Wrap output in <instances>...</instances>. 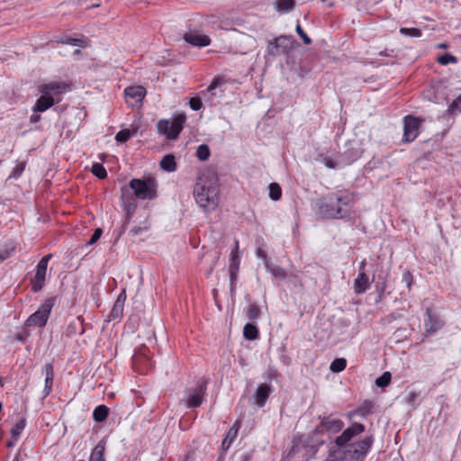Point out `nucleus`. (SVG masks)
Here are the masks:
<instances>
[{
    "mask_svg": "<svg viewBox=\"0 0 461 461\" xmlns=\"http://www.w3.org/2000/svg\"><path fill=\"white\" fill-rule=\"evenodd\" d=\"M366 430L362 423L354 422L334 440V446L330 447V461H365L370 452L375 438L373 435L354 441V438Z\"/></svg>",
    "mask_w": 461,
    "mask_h": 461,
    "instance_id": "1",
    "label": "nucleus"
},
{
    "mask_svg": "<svg viewBox=\"0 0 461 461\" xmlns=\"http://www.w3.org/2000/svg\"><path fill=\"white\" fill-rule=\"evenodd\" d=\"M354 194L347 191H338L329 194L318 209V213L324 219H352Z\"/></svg>",
    "mask_w": 461,
    "mask_h": 461,
    "instance_id": "2",
    "label": "nucleus"
},
{
    "mask_svg": "<svg viewBox=\"0 0 461 461\" xmlns=\"http://www.w3.org/2000/svg\"><path fill=\"white\" fill-rule=\"evenodd\" d=\"M196 203L204 211H213L219 203V183L217 176L212 173L199 177L194 187Z\"/></svg>",
    "mask_w": 461,
    "mask_h": 461,
    "instance_id": "3",
    "label": "nucleus"
},
{
    "mask_svg": "<svg viewBox=\"0 0 461 461\" xmlns=\"http://www.w3.org/2000/svg\"><path fill=\"white\" fill-rule=\"evenodd\" d=\"M128 188L140 200H153L157 197V185L152 177L132 178Z\"/></svg>",
    "mask_w": 461,
    "mask_h": 461,
    "instance_id": "4",
    "label": "nucleus"
},
{
    "mask_svg": "<svg viewBox=\"0 0 461 461\" xmlns=\"http://www.w3.org/2000/svg\"><path fill=\"white\" fill-rule=\"evenodd\" d=\"M186 116L185 113L175 115L172 122L161 119L157 123L158 133L166 136L167 140H175L183 131Z\"/></svg>",
    "mask_w": 461,
    "mask_h": 461,
    "instance_id": "5",
    "label": "nucleus"
},
{
    "mask_svg": "<svg viewBox=\"0 0 461 461\" xmlns=\"http://www.w3.org/2000/svg\"><path fill=\"white\" fill-rule=\"evenodd\" d=\"M56 297L51 296L46 299L38 310L31 314L24 321L25 327L43 328L46 326L50 318L51 310L55 304Z\"/></svg>",
    "mask_w": 461,
    "mask_h": 461,
    "instance_id": "6",
    "label": "nucleus"
},
{
    "mask_svg": "<svg viewBox=\"0 0 461 461\" xmlns=\"http://www.w3.org/2000/svg\"><path fill=\"white\" fill-rule=\"evenodd\" d=\"M344 427V423L339 419H331L330 416L323 417L321 423L312 431V438L318 444H323L324 440L319 438V434L324 432L337 433Z\"/></svg>",
    "mask_w": 461,
    "mask_h": 461,
    "instance_id": "7",
    "label": "nucleus"
},
{
    "mask_svg": "<svg viewBox=\"0 0 461 461\" xmlns=\"http://www.w3.org/2000/svg\"><path fill=\"white\" fill-rule=\"evenodd\" d=\"M52 255L48 254L44 256L37 264L36 267V274L35 276L31 279V285H32V291L33 293H38L45 285V280H46V273H47V267L49 260L51 258Z\"/></svg>",
    "mask_w": 461,
    "mask_h": 461,
    "instance_id": "8",
    "label": "nucleus"
},
{
    "mask_svg": "<svg viewBox=\"0 0 461 461\" xmlns=\"http://www.w3.org/2000/svg\"><path fill=\"white\" fill-rule=\"evenodd\" d=\"M149 350L145 345L136 348L132 355V366L136 371L142 374L149 366H151V359L149 357Z\"/></svg>",
    "mask_w": 461,
    "mask_h": 461,
    "instance_id": "9",
    "label": "nucleus"
},
{
    "mask_svg": "<svg viewBox=\"0 0 461 461\" xmlns=\"http://www.w3.org/2000/svg\"><path fill=\"white\" fill-rule=\"evenodd\" d=\"M421 123V120L408 115L404 117V126H403V139L402 141L405 143H410L413 141L418 134L419 129Z\"/></svg>",
    "mask_w": 461,
    "mask_h": 461,
    "instance_id": "10",
    "label": "nucleus"
},
{
    "mask_svg": "<svg viewBox=\"0 0 461 461\" xmlns=\"http://www.w3.org/2000/svg\"><path fill=\"white\" fill-rule=\"evenodd\" d=\"M424 329L427 335H433L439 330L445 324L439 314L427 308L425 312Z\"/></svg>",
    "mask_w": 461,
    "mask_h": 461,
    "instance_id": "11",
    "label": "nucleus"
},
{
    "mask_svg": "<svg viewBox=\"0 0 461 461\" xmlns=\"http://www.w3.org/2000/svg\"><path fill=\"white\" fill-rule=\"evenodd\" d=\"M207 380L203 377L198 380L197 384L189 393L188 407L194 409L201 406L207 389Z\"/></svg>",
    "mask_w": 461,
    "mask_h": 461,
    "instance_id": "12",
    "label": "nucleus"
},
{
    "mask_svg": "<svg viewBox=\"0 0 461 461\" xmlns=\"http://www.w3.org/2000/svg\"><path fill=\"white\" fill-rule=\"evenodd\" d=\"M40 93L47 95H59L70 90V85L66 82L52 81L39 86Z\"/></svg>",
    "mask_w": 461,
    "mask_h": 461,
    "instance_id": "13",
    "label": "nucleus"
},
{
    "mask_svg": "<svg viewBox=\"0 0 461 461\" xmlns=\"http://www.w3.org/2000/svg\"><path fill=\"white\" fill-rule=\"evenodd\" d=\"M126 102L133 106L137 103H140L146 95V89L141 86H132L126 87L124 90Z\"/></svg>",
    "mask_w": 461,
    "mask_h": 461,
    "instance_id": "14",
    "label": "nucleus"
},
{
    "mask_svg": "<svg viewBox=\"0 0 461 461\" xmlns=\"http://www.w3.org/2000/svg\"><path fill=\"white\" fill-rule=\"evenodd\" d=\"M375 276L370 280L366 271L359 272L357 278L354 280L353 289L356 294H361L366 292L372 282L374 281Z\"/></svg>",
    "mask_w": 461,
    "mask_h": 461,
    "instance_id": "15",
    "label": "nucleus"
},
{
    "mask_svg": "<svg viewBox=\"0 0 461 461\" xmlns=\"http://www.w3.org/2000/svg\"><path fill=\"white\" fill-rule=\"evenodd\" d=\"M59 102H60V98L55 99L53 95L41 94V96L36 100L32 111L33 113H43Z\"/></svg>",
    "mask_w": 461,
    "mask_h": 461,
    "instance_id": "16",
    "label": "nucleus"
},
{
    "mask_svg": "<svg viewBox=\"0 0 461 461\" xmlns=\"http://www.w3.org/2000/svg\"><path fill=\"white\" fill-rule=\"evenodd\" d=\"M121 200L124 211L135 212V210L137 208V202L133 197L131 192L126 185L121 187Z\"/></svg>",
    "mask_w": 461,
    "mask_h": 461,
    "instance_id": "17",
    "label": "nucleus"
},
{
    "mask_svg": "<svg viewBox=\"0 0 461 461\" xmlns=\"http://www.w3.org/2000/svg\"><path fill=\"white\" fill-rule=\"evenodd\" d=\"M183 38L185 42L196 47H205L211 43V40L207 35L196 34L193 32H185Z\"/></svg>",
    "mask_w": 461,
    "mask_h": 461,
    "instance_id": "18",
    "label": "nucleus"
},
{
    "mask_svg": "<svg viewBox=\"0 0 461 461\" xmlns=\"http://www.w3.org/2000/svg\"><path fill=\"white\" fill-rule=\"evenodd\" d=\"M226 83V79L222 76L215 77L206 90L203 91L202 94L203 96H206L210 94L212 96H221L223 95V90H221V86Z\"/></svg>",
    "mask_w": 461,
    "mask_h": 461,
    "instance_id": "19",
    "label": "nucleus"
},
{
    "mask_svg": "<svg viewBox=\"0 0 461 461\" xmlns=\"http://www.w3.org/2000/svg\"><path fill=\"white\" fill-rule=\"evenodd\" d=\"M267 55L271 57H277L288 53V47L280 45L277 37L267 41Z\"/></svg>",
    "mask_w": 461,
    "mask_h": 461,
    "instance_id": "20",
    "label": "nucleus"
},
{
    "mask_svg": "<svg viewBox=\"0 0 461 461\" xmlns=\"http://www.w3.org/2000/svg\"><path fill=\"white\" fill-rule=\"evenodd\" d=\"M42 373L45 374V386L43 389V397L50 394L53 385L54 371L52 363H46L42 367Z\"/></svg>",
    "mask_w": 461,
    "mask_h": 461,
    "instance_id": "21",
    "label": "nucleus"
},
{
    "mask_svg": "<svg viewBox=\"0 0 461 461\" xmlns=\"http://www.w3.org/2000/svg\"><path fill=\"white\" fill-rule=\"evenodd\" d=\"M126 300V292L123 289L121 294L118 295L116 301L114 302V304L108 315L109 320H116L120 316L122 315L124 303Z\"/></svg>",
    "mask_w": 461,
    "mask_h": 461,
    "instance_id": "22",
    "label": "nucleus"
},
{
    "mask_svg": "<svg viewBox=\"0 0 461 461\" xmlns=\"http://www.w3.org/2000/svg\"><path fill=\"white\" fill-rule=\"evenodd\" d=\"M240 428V422L237 420L230 429L229 430L227 431L226 433V436L225 438H223L222 442H221V450L222 452H226L231 443L234 441V439L237 438L238 436V432H239V429Z\"/></svg>",
    "mask_w": 461,
    "mask_h": 461,
    "instance_id": "23",
    "label": "nucleus"
},
{
    "mask_svg": "<svg viewBox=\"0 0 461 461\" xmlns=\"http://www.w3.org/2000/svg\"><path fill=\"white\" fill-rule=\"evenodd\" d=\"M270 394V386L267 384H260L255 392L256 403L259 407H263Z\"/></svg>",
    "mask_w": 461,
    "mask_h": 461,
    "instance_id": "24",
    "label": "nucleus"
},
{
    "mask_svg": "<svg viewBox=\"0 0 461 461\" xmlns=\"http://www.w3.org/2000/svg\"><path fill=\"white\" fill-rule=\"evenodd\" d=\"M106 441L104 438L101 439L98 444L92 450L89 461H105L104 451H105Z\"/></svg>",
    "mask_w": 461,
    "mask_h": 461,
    "instance_id": "25",
    "label": "nucleus"
},
{
    "mask_svg": "<svg viewBox=\"0 0 461 461\" xmlns=\"http://www.w3.org/2000/svg\"><path fill=\"white\" fill-rule=\"evenodd\" d=\"M160 167L167 172H174L176 169V158L173 154L165 155L159 163Z\"/></svg>",
    "mask_w": 461,
    "mask_h": 461,
    "instance_id": "26",
    "label": "nucleus"
},
{
    "mask_svg": "<svg viewBox=\"0 0 461 461\" xmlns=\"http://www.w3.org/2000/svg\"><path fill=\"white\" fill-rule=\"evenodd\" d=\"M243 336L248 340H255L259 336V330L254 323L248 322L243 328Z\"/></svg>",
    "mask_w": 461,
    "mask_h": 461,
    "instance_id": "27",
    "label": "nucleus"
},
{
    "mask_svg": "<svg viewBox=\"0 0 461 461\" xmlns=\"http://www.w3.org/2000/svg\"><path fill=\"white\" fill-rule=\"evenodd\" d=\"M109 414V408L104 404L98 405L93 411V419L95 422L104 421Z\"/></svg>",
    "mask_w": 461,
    "mask_h": 461,
    "instance_id": "28",
    "label": "nucleus"
},
{
    "mask_svg": "<svg viewBox=\"0 0 461 461\" xmlns=\"http://www.w3.org/2000/svg\"><path fill=\"white\" fill-rule=\"evenodd\" d=\"M295 6V0H276L275 7L279 13H289Z\"/></svg>",
    "mask_w": 461,
    "mask_h": 461,
    "instance_id": "29",
    "label": "nucleus"
},
{
    "mask_svg": "<svg viewBox=\"0 0 461 461\" xmlns=\"http://www.w3.org/2000/svg\"><path fill=\"white\" fill-rule=\"evenodd\" d=\"M321 162L328 167V168H330V169H336L338 167H344L345 165L347 164H350L351 162L348 161V162H346V161H341L340 159H334L333 158L331 157H329V156H325L322 158L321 159Z\"/></svg>",
    "mask_w": 461,
    "mask_h": 461,
    "instance_id": "30",
    "label": "nucleus"
},
{
    "mask_svg": "<svg viewBox=\"0 0 461 461\" xmlns=\"http://www.w3.org/2000/svg\"><path fill=\"white\" fill-rule=\"evenodd\" d=\"M26 423H27L26 418L23 417L12 428L11 434H12V438L14 441H16L19 438L21 433L23 432V430L24 429V428L26 426Z\"/></svg>",
    "mask_w": 461,
    "mask_h": 461,
    "instance_id": "31",
    "label": "nucleus"
},
{
    "mask_svg": "<svg viewBox=\"0 0 461 461\" xmlns=\"http://www.w3.org/2000/svg\"><path fill=\"white\" fill-rule=\"evenodd\" d=\"M137 130L123 129L119 131L115 135V140L119 143L127 142L131 137L136 133Z\"/></svg>",
    "mask_w": 461,
    "mask_h": 461,
    "instance_id": "32",
    "label": "nucleus"
},
{
    "mask_svg": "<svg viewBox=\"0 0 461 461\" xmlns=\"http://www.w3.org/2000/svg\"><path fill=\"white\" fill-rule=\"evenodd\" d=\"M269 197L273 201H278L282 197V189L279 184L273 182L268 186Z\"/></svg>",
    "mask_w": 461,
    "mask_h": 461,
    "instance_id": "33",
    "label": "nucleus"
},
{
    "mask_svg": "<svg viewBox=\"0 0 461 461\" xmlns=\"http://www.w3.org/2000/svg\"><path fill=\"white\" fill-rule=\"evenodd\" d=\"M373 409L374 403L371 401L366 400L358 407L355 412L363 417H366L373 412Z\"/></svg>",
    "mask_w": 461,
    "mask_h": 461,
    "instance_id": "34",
    "label": "nucleus"
},
{
    "mask_svg": "<svg viewBox=\"0 0 461 461\" xmlns=\"http://www.w3.org/2000/svg\"><path fill=\"white\" fill-rule=\"evenodd\" d=\"M91 172L99 179H104L107 177L106 169L101 163H94L92 165Z\"/></svg>",
    "mask_w": 461,
    "mask_h": 461,
    "instance_id": "35",
    "label": "nucleus"
},
{
    "mask_svg": "<svg viewBox=\"0 0 461 461\" xmlns=\"http://www.w3.org/2000/svg\"><path fill=\"white\" fill-rule=\"evenodd\" d=\"M347 366V361L345 358H336L334 359L330 366V369L333 373H339L343 371Z\"/></svg>",
    "mask_w": 461,
    "mask_h": 461,
    "instance_id": "36",
    "label": "nucleus"
},
{
    "mask_svg": "<svg viewBox=\"0 0 461 461\" xmlns=\"http://www.w3.org/2000/svg\"><path fill=\"white\" fill-rule=\"evenodd\" d=\"M391 373L386 371L375 379V385L381 388L386 387L391 383Z\"/></svg>",
    "mask_w": 461,
    "mask_h": 461,
    "instance_id": "37",
    "label": "nucleus"
},
{
    "mask_svg": "<svg viewBox=\"0 0 461 461\" xmlns=\"http://www.w3.org/2000/svg\"><path fill=\"white\" fill-rule=\"evenodd\" d=\"M246 315L249 320H257L261 315L260 308L256 303H250L248 306Z\"/></svg>",
    "mask_w": 461,
    "mask_h": 461,
    "instance_id": "38",
    "label": "nucleus"
},
{
    "mask_svg": "<svg viewBox=\"0 0 461 461\" xmlns=\"http://www.w3.org/2000/svg\"><path fill=\"white\" fill-rule=\"evenodd\" d=\"M211 155L210 149L206 144H201L196 150V156L199 160L206 161Z\"/></svg>",
    "mask_w": 461,
    "mask_h": 461,
    "instance_id": "39",
    "label": "nucleus"
},
{
    "mask_svg": "<svg viewBox=\"0 0 461 461\" xmlns=\"http://www.w3.org/2000/svg\"><path fill=\"white\" fill-rule=\"evenodd\" d=\"M400 33L404 36L419 38L422 35L421 30L418 28H405L402 27L400 29Z\"/></svg>",
    "mask_w": 461,
    "mask_h": 461,
    "instance_id": "40",
    "label": "nucleus"
},
{
    "mask_svg": "<svg viewBox=\"0 0 461 461\" xmlns=\"http://www.w3.org/2000/svg\"><path fill=\"white\" fill-rule=\"evenodd\" d=\"M277 39L280 45L288 47V52L292 50L294 42V39L292 35H280Z\"/></svg>",
    "mask_w": 461,
    "mask_h": 461,
    "instance_id": "41",
    "label": "nucleus"
},
{
    "mask_svg": "<svg viewBox=\"0 0 461 461\" xmlns=\"http://www.w3.org/2000/svg\"><path fill=\"white\" fill-rule=\"evenodd\" d=\"M14 250V246L5 245L3 248H0V263L10 258Z\"/></svg>",
    "mask_w": 461,
    "mask_h": 461,
    "instance_id": "42",
    "label": "nucleus"
},
{
    "mask_svg": "<svg viewBox=\"0 0 461 461\" xmlns=\"http://www.w3.org/2000/svg\"><path fill=\"white\" fill-rule=\"evenodd\" d=\"M28 328L29 327H25L24 323L22 330L15 334V339L22 343H24L31 336V332L28 330Z\"/></svg>",
    "mask_w": 461,
    "mask_h": 461,
    "instance_id": "43",
    "label": "nucleus"
},
{
    "mask_svg": "<svg viewBox=\"0 0 461 461\" xmlns=\"http://www.w3.org/2000/svg\"><path fill=\"white\" fill-rule=\"evenodd\" d=\"M189 106L193 111H199L203 107V101L200 96H193L189 100Z\"/></svg>",
    "mask_w": 461,
    "mask_h": 461,
    "instance_id": "44",
    "label": "nucleus"
},
{
    "mask_svg": "<svg viewBox=\"0 0 461 461\" xmlns=\"http://www.w3.org/2000/svg\"><path fill=\"white\" fill-rule=\"evenodd\" d=\"M438 62L441 65H448L450 63H456V58L449 53H446L438 57Z\"/></svg>",
    "mask_w": 461,
    "mask_h": 461,
    "instance_id": "45",
    "label": "nucleus"
},
{
    "mask_svg": "<svg viewBox=\"0 0 461 461\" xmlns=\"http://www.w3.org/2000/svg\"><path fill=\"white\" fill-rule=\"evenodd\" d=\"M60 41L73 46H83L85 43V41L82 39L71 38L68 36L61 38Z\"/></svg>",
    "mask_w": 461,
    "mask_h": 461,
    "instance_id": "46",
    "label": "nucleus"
},
{
    "mask_svg": "<svg viewBox=\"0 0 461 461\" xmlns=\"http://www.w3.org/2000/svg\"><path fill=\"white\" fill-rule=\"evenodd\" d=\"M295 32L302 39L304 44L310 45L312 42V39L304 32V31L302 29L299 23H297L296 25Z\"/></svg>",
    "mask_w": 461,
    "mask_h": 461,
    "instance_id": "47",
    "label": "nucleus"
},
{
    "mask_svg": "<svg viewBox=\"0 0 461 461\" xmlns=\"http://www.w3.org/2000/svg\"><path fill=\"white\" fill-rule=\"evenodd\" d=\"M413 277L409 270H405L402 274V282L405 284L407 289L410 291L411 289Z\"/></svg>",
    "mask_w": 461,
    "mask_h": 461,
    "instance_id": "48",
    "label": "nucleus"
},
{
    "mask_svg": "<svg viewBox=\"0 0 461 461\" xmlns=\"http://www.w3.org/2000/svg\"><path fill=\"white\" fill-rule=\"evenodd\" d=\"M102 234H103V230L101 228H96L94 230V233L92 234L90 240L86 242V245L91 246V245L95 244L101 238Z\"/></svg>",
    "mask_w": 461,
    "mask_h": 461,
    "instance_id": "49",
    "label": "nucleus"
},
{
    "mask_svg": "<svg viewBox=\"0 0 461 461\" xmlns=\"http://www.w3.org/2000/svg\"><path fill=\"white\" fill-rule=\"evenodd\" d=\"M459 104H461V95L448 106V112L450 113H455L457 110L460 111L458 108Z\"/></svg>",
    "mask_w": 461,
    "mask_h": 461,
    "instance_id": "50",
    "label": "nucleus"
},
{
    "mask_svg": "<svg viewBox=\"0 0 461 461\" xmlns=\"http://www.w3.org/2000/svg\"><path fill=\"white\" fill-rule=\"evenodd\" d=\"M271 273L273 274L274 276L277 277V278H285L286 274H285V271L281 268V267H275L271 270Z\"/></svg>",
    "mask_w": 461,
    "mask_h": 461,
    "instance_id": "51",
    "label": "nucleus"
},
{
    "mask_svg": "<svg viewBox=\"0 0 461 461\" xmlns=\"http://www.w3.org/2000/svg\"><path fill=\"white\" fill-rule=\"evenodd\" d=\"M418 393H415V392H410L409 394H408V397H407V402L410 404V405H415V402L418 398Z\"/></svg>",
    "mask_w": 461,
    "mask_h": 461,
    "instance_id": "52",
    "label": "nucleus"
},
{
    "mask_svg": "<svg viewBox=\"0 0 461 461\" xmlns=\"http://www.w3.org/2000/svg\"><path fill=\"white\" fill-rule=\"evenodd\" d=\"M239 270V258H232L231 262L230 264V272H238Z\"/></svg>",
    "mask_w": 461,
    "mask_h": 461,
    "instance_id": "53",
    "label": "nucleus"
},
{
    "mask_svg": "<svg viewBox=\"0 0 461 461\" xmlns=\"http://www.w3.org/2000/svg\"><path fill=\"white\" fill-rule=\"evenodd\" d=\"M252 457H253L252 451L245 452L241 455L240 461H251Z\"/></svg>",
    "mask_w": 461,
    "mask_h": 461,
    "instance_id": "54",
    "label": "nucleus"
},
{
    "mask_svg": "<svg viewBox=\"0 0 461 461\" xmlns=\"http://www.w3.org/2000/svg\"><path fill=\"white\" fill-rule=\"evenodd\" d=\"M256 253H257L258 258H262L264 261L267 260V255L264 249H262L261 248H258L257 249Z\"/></svg>",
    "mask_w": 461,
    "mask_h": 461,
    "instance_id": "55",
    "label": "nucleus"
},
{
    "mask_svg": "<svg viewBox=\"0 0 461 461\" xmlns=\"http://www.w3.org/2000/svg\"><path fill=\"white\" fill-rule=\"evenodd\" d=\"M183 461H196L195 452L194 450L189 451Z\"/></svg>",
    "mask_w": 461,
    "mask_h": 461,
    "instance_id": "56",
    "label": "nucleus"
},
{
    "mask_svg": "<svg viewBox=\"0 0 461 461\" xmlns=\"http://www.w3.org/2000/svg\"><path fill=\"white\" fill-rule=\"evenodd\" d=\"M40 120H41V115H40V114H38L37 113H34L33 114H32V115L30 116V122H31L32 123H36V122H38Z\"/></svg>",
    "mask_w": 461,
    "mask_h": 461,
    "instance_id": "57",
    "label": "nucleus"
},
{
    "mask_svg": "<svg viewBox=\"0 0 461 461\" xmlns=\"http://www.w3.org/2000/svg\"><path fill=\"white\" fill-rule=\"evenodd\" d=\"M144 229L145 228L135 226L131 230L130 232L132 233L133 235H139L144 230Z\"/></svg>",
    "mask_w": 461,
    "mask_h": 461,
    "instance_id": "58",
    "label": "nucleus"
},
{
    "mask_svg": "<svg viewBox=\"0 0 461 461\" xmlns=\"http://www.w3.org/2000/svg\"><path fill=\"white\" fill-rule=\"evenodd\" d=\"M24 170V165L21 164L14 168V176H20Z\"/></svg>",
    "mask_w": 461,
    "mask_h": 461,
    "instance_id": "59",
    "label": "nucleus"
},
{
    "mask_svg": "<svg viewBox=\"0 0 461 461\" xmlns=\"http://www.w3.org/2000/svg\"><path fill=\"white\" fill-rule=\"evenodd\" d=\"M125 221L123 223V227L129 223L130 220L131 219L132 215L134 214V212H130V211H125Z\"/></svg>",
    "mask_w": 461,
    "mask_h": 461,
    "instance_id": "60",
    "label": "nucleus"
},
{
    "mask_svg": "<svg viewBox=\"0 0 461 461\" xmlns=\"http://www.w3.org/2000/svg\"><path fill=\"white\" fill-rule=\"evenodd\" d=\"M237 281V272H230V283H236Z\"/></svg>",
    "mask_w": 461,
    "mask_h": 461,
    "instance_id": "61",
    "label": "nucleus"
},
{
    "mask_svg": "<svg viewBox=\"0 0 461 461\" xmlns=\"http://www.w3.org/2000/svg\"><path fill=\"white\" fill-rule=\"evenodd\" d=\"M366 266V259H364L361 263H360V266H359V272H362V271H365V267Z\"/></svg>",
    "mask_w": 461,
    "mask_h": 461,
    "instance_id": "62",
    "label": "nucleus"
},
{
    "mask_svg": "<svg viewBox=\"0 0 461 461\" xmlns=\"http://www.w3.org/2000/svg\"><path fill=\"white\" fill-rule=\"evenodd\" d=\"M235 284L236 283H230V294L231 295L234 294L235 292Z\"/></svg>",
    "mask_w": 461,
    "mask_h": 461,
    "instance_id": "63",
    "label": "nucleus"
},
{
    "mask_svg": "<svg viewBox=\"0 0 461 461\" xmlns=\"http://www.w3.org/2000/svg\"><path fill=\"white\" fill-rule=\"evenodd\" d=\"M224 453H225V452H222V451H221V455H220V456H219V458H218V461H223V459H224Z\"/></svg>",
    "mask_w": 461,
    "mask_h": 461,
    "instance_id": "64",
    "label": "nucleus"
}]
</instances>
